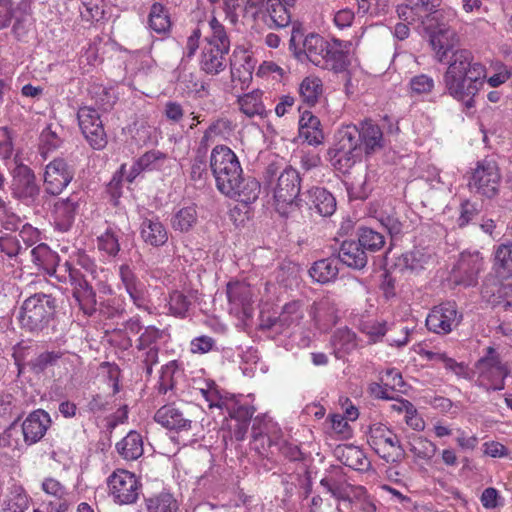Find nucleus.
Masks as SVG:
<instances>
[{
    "mask_svg": "<svg viewBox=\"0 0 512 512\" xmlns=\"http://www.w3.org/2000/svg\"><path fill=\"white\" fill-rule=\"evenodd\" d=\"M310 210L315 211L323 217L331 216L336 210V200L334 196L324 188L314 187L307 192Z\"/></svg>",
    "mask_w": 512,
    "mask_h": 512,
    "instance_id": "nucleus-28",
    "label": "nucleus"
},
{
    "mask_svg": "<svg viewBox=\"0 0 512 512\" xmlns=\"http://www.w3.org/2000/svg\"><path fill=\"white\" fill-rule=\"evenodd\" d=\"M191 302L180 291H173L169 297V310L170 312L179 317H184L188 312Z\"/></svg>",
    "mask_w": 512,
    "mask_h": 512,
    "instance_id": "nucleus-60",
    "label": "nucleus"
},
{
    "mask_svg": "<svg viewBox=\"0 0 512 512\" xmlns=\"http://www.w3.org/2000/svg\"><path fill=\"white\" fill-rule=\"evenodd\" d=\"M3 512H37L30 508L27 494L21 487H13L4 502Z\"/></svg>",
    "mask_w": 512,
    "mask_h": 512,
    "instance_id": "nucleus-41",
    "label": "nucleus"
},
{
    "mask_svg": "<svg viewBox=\"0 0 512 512\" xmlns=\"http://www.w3.org/2000/svg\"><path fill=\"white\" fill-rule=\"evenodd\" d=\"M477 374L475 385L487 392L503 390L505 379L510 371L493 347H487L486 353L474 365Z\"/></svg>",
    "mask_w": 512,
    "mask_h": 512,
    "instance_id": "nucleus-3",
    "label": "nucleus"
},
{
    "mask_svg": "<svg viewBox=\"0 0 512 512\" xmlns=\"http://www.w3.org/2000/svg\"><path fill=\"white\" fill-rule=\"evenodd\" d=\"M320 125V120L316 116L305 111L299 120V134L308 144L319 145L324 139Z\"/></svg>",
    "mask_w": 512,
    "mask_h": 512,
    "instance_id": "nucleus-35",
    "label": "nucleus"
},
{
    "mask_svg": "<svg viewBox=\"0 0 512 512\" xmlns=\"http://www.w3.org/2000/svg\"><path fill=\"white\" fill-rule=\"evenodd\" d=\"M494 269L498 276H512V243L501 244L497 247L494 257Z\"/></svg>",
    "mask_w": 512,
    "mask_h": 512,
    "instance_id": "nucleus-39",
    "label": "nucleus"
},
{
    "mask_svg": "<svg viewBox=\"0 0 512 512\" xmlns=\"http://www.w3.org/2000/svg\"><path fill=\"white\" fill-rule=\"evenodd\" d=\"M332 344L337 354L349 353L357 346L356 335L348 328L338 329L332 337Z\"/></svg>",
    "mask_w": 512,
    "mask_h": 512,
    "instance_id": "nucleus-50",
    "label": "nucleus"
},
{
    "mask_svg": "<svg viewBox=\"0 0 512 512\" xmlns=\"http://www.w3.org/2000/svg\"><path fill=\"white\" fill-rule=\"evenodd\" d=\"M210 168L217 189L224 194L231 191L232 183L243 173L236 154L227 146H215L210 156Z\"/></svg>",
    "mask_w": 512,
    "mask_h": 512,
    "instance_id": "nucleus-4",
    "label": "nucleus"
},
{
    "mask_svg": "<svg viewBox=\"0 0 512 512\" xmlns=\"http://www.w3.org/2000/svg\"><path fill=\"white\" fill-rule=\"evenodd\" d=\"M119 455L128 461L138 459L143 455V439L136 431H130L120 442L116 444Z\"/></svg>",
    "mask_w": 512,
    "mask_h": 512,
    "instance_id": "nucleus-36",
    "label": "nucleus"
},
{
    "mask_svg": "<svg viewBox=\"0 0 512 512\" xmlns=\"http://www.w3.org/2000/svg\"><path fill=\"white\" fill-rule=\"evenodd\" d=\"M63 356L60 351H44L32 358L28 362V366L35 374L43 373L48 367L57 364L58 360Z\"/></svg>",
    "mask_w": 512,
    "mask_h": 512,
    "instance_id": "nucleus-51",
    "label": "nucleus"
},
{
    "mask_svg": "<svg viewBox=\"0 0 512 512\" xmlns=\"http://www.w3.org/2000/svg\"><path fill=\"white\" fill-rule=\"evenodd\" d=\"M149 27L156 33H165L171 27L170 15L168 10L161 3H154L149 12Z\"/></svg>",
    "mask_w": 512,
    "mask_h": 512,
    "instance_id": "nucleus-42",
    "label": "nucleus"
},
{
    "mask_svg": "<svg viewBox=\"0 0 512 512\" xmlns=\"http://www.w3.org/2000/svg\"><path fill=\"white\" fill-rule=\"evenodd\" d=\"M300 190L299 172L293 167L287 166L277 177L276 185L273 188L274 199L278 205H291L298 200Z\"/></svg>",
    "mask_w": 512,
    "mask_h": 512,
    "instance_id": "nucleus-15",
    "label": "nucleus"
},
{
    "mask_svg": "<svg viewBox=\"0 0 512 512\" xmlns=\"http://www.w3.org/2000/svg\"><path fill=\"white\" fill-rule=\"evenodd\" d=\"M359 130L355 126H347L337 133V142L334 149L360 150Z\"/></svg>",
    "mask_w": 512,
    "mask_h": 512,
    "instance_id": "nucleus-49",
    "label": "nucleus"
},
{
    "mask_svg": "<svg viewBox=\"0 0 512 512\" xmlns=\"http://www.w3.org/2000/svg\"><path fill=\"white\" fill-rule=\"evenodd\" d=\"M163 337V330L147 326L136 340L135 358L148 376L152 374L153 366L158 363L159 342Z\"/></svg>",
    "mask_w": 512,
    "mask_h": 512,
    "instance_id": "nucleus-9",
    "label": "nucleus"
},
{
    "mask_svg": "<svg viewBox=\"0 0 512 512\" xmlns=\"http://www.w3.org/2000/svg\"><path fill=\"white\" fill-rule=\"evenodd\" d=\"M21 429L17 422H13L1 435L0 446L7 447L12 450H20L23 438L21 439Z\"/></svg>",
    "mask_w": 512,
    "mask_h": 512,
    "instance_id": "nucleus-55",
    "label": "nucleus"
},
{
    "mask_svg": "<svg viewBox=\"0 0 512 512\" xmlns=\"http://www.w3.org/2000/svg\"><path fill=\"white\" fill-rule=\"evenodd\" d=\"M231 191H226L225 196L244 204L255 202L260 194L261 185L252 176H244L243 173L232 183Z\"/></svg>",
    "mask_w": 512,
    "mask_h": 512,
    "instance_id": "nucleus-22",
    "label": "nucleus"
},
{
    "mask_svg": "<svg viewBox=\"0 0 512 512\" xmlns=\"http://www.w3.org/2000/svg\"><path fill=\"white\" fill-rule=\"evenodd\" d=\"M32 261L41 267L49 276H54L58 280L61 273H64L66 265H71L68 261L60 264L59 255L52 251L45 243H40L30 251Z\"/></svg>",
    "mask_w": 512,
    "mask_h": 512,
    "instance_id": "nucleus-21",
    "label": "nucleus"
},
{
    "mask_svg": "<svg viewBox=\"0 0 512 512\" xmlns=\"http://www.w3.org/2000/svg\"><path fill=\"white\" fill-rule=\"evenodd\" d=\"M462 315L458 313L454 302L442 303L435 306L426 318L429 331L437 334H447L461 322Z\"/></svg>",
    "mask_w": 512,
    "mask_h": 512,
    "instance_id": "nucleus-14",
    "label": "nucleus"
},
{
    "mask_svg": "<svg viewBox=\"0 0 512 512\" xmlns=\"http://www.w3.org/2000/svg\"><path fill=\"white\" fill-rule=\"evenodd\" d=\"M74 177V169L63 158H56L48 163L43 174L45 192L59 195Z\"/></svg>",
    "mask_w": 512,
    "mask_h": 512,
    "instance_id": "nucleus-12",
    "label": "nucleus"
},
{
    "mask_svg": "<svg viewBox=\"0 0 512 512\" xmlns=\"http://www.w3.org/2000/svg\"><path fill=\"white\" fill-rule=\"evenodd\" d=\"M142 240L153 247L163 246L168 241V231L159 219L145 218L140 226Z\"/></svg>",
    "mask_w": 512,
    "mask_h": 512,
    "instance_id": "nucleus-30",
    "label": "nucleus"
},
{
    "mask_svg": "<svg viewBox=\"0 0 512 512\" xmlns=\"http://www.w3.org/2000/svg\"><path fill=\"white\" fill-rule=\"evenodd\" d=\"M12 196L27 206L39 203L41 185L35 172L26 164L16 163L10 171Z\"/></svg>",
    "mask_w": 512,
    "mask_h": 512,
    "instance_id": "nucleus-5",
    "label": "nucleus"
},
{
    "mask_svg": "<svg viewBox=\"0 0 512 512\" xmlns=\"http://www.w3.org/2000/svg\"><path fill=\"white\" fill-rule=\"evenodd\" d=\"M96 104L104 111L113 107L116 97L111 89L102 86H94L91 90Z\"/></svg>",
    "mask_w": 512,
    "mask_h": 512,
    "instance_id": "nucleus-62",
    "label": "nucleus"
},
{
    "mask_svg": "<svg viewBox=\"0 0 512 512\" xmlns=\"http://www.w3.org/2000/svg\"><path fill=\"white\" fill-rule=\"evenodd\" d=\"M481 295L484 300L493 306H501L504 310L512 307V284H501L495 279L486 280L482 286Z\"/></svg>",
    "mask_w": 512,
    "mask_h": 512,
    "instance_id": "nucleus-26",
    "label": "nucleus"
},
{
    "mask_svg": "<svg viewBox=\"0 0 512 512\" xmlns=\"http://www.w3.org/2000/svg\"><path fill=\"white\" fill-rule=\"evenodd\" d=\"M338 457L344 465L354 470H366L370 465L363 451L355 446H345L338 449Z\"/></svg>",
    "mask_w": 512,
    "mask_h": 512,
    "instance_id": "nucleus-38",
    "label": "nucleus"
},
{
    "mask_svg": "<svg viewBox=\"0 0 512 512\" xmlns=\"http://www.w3.org/2000/svg\"><path fill=\"white\" fill-rule=\"evenodd\" d=\"M300 307L301 304L298 301L286 304L279 316V322L284 326H290L294 323H298L303 317Z\"/></svg>",
    "mask_w": 512,
    "mask_h": 512,
    "instance_id": "nucleus-63",
    "label": "nucleus"
},
{
    "mask_svg": "<svg viewBox=\"0 0 512 512\" xmlns=\"http://www.w3.org/2000/svg\"><path fill=\"white\" fill-rule=\"evenodd\" d=\"M119 276L127 294L133 303L142 308L146 305L147 289L128 265H121L119 268Z\"/></svg>",
    "mask_w": 512,
    "mask_h": 512,
    "instance_id": "nucleus-25",
    "label": "nucleus"
},
{
    "mask_svg": "<svg viewBox=\"0 0 512 512\" xmlns=\"http://www.w3.org/2000/svg\"><path fill=\"white\" fill-rule=\"evenodd\" d=\"M358 243L367 252H377L383 248L385 244L384 235L368 227L358 229Z\"/></svg>",
    "mask_w": 512,
    "mask_h": 512,
    "instance_id": "nucleus-46",
    "label": "nucleus"
},
{
    "mask_svg": "<svg viewBox=\"0 0 512 512\" xmlns=\"http://www.w3.org/2000/svg\"><path fill=\"white\" fill-rule=\"evenodd\" d=\"M278 436L271 437L267 433H257L253 429V445L254 448L263 456L273 455L276 451V447L279 446Z\"/></svg>",
    "mask_w": 512,
    "mask_h": 512,
    "instance_id": "nucleus-53",
    "label": "nucleus"
},
{
    "mask_svg": "<svg viewBox=\"0 0 512 512\" xmlns=\"http://www.w3.org/2000/svg\"><path fill=\"white\" fill-rule=\"evenodd\" d=\"M0 251L9 258L17 259L26 253V247L22 246L17 235L6 233L0 236Z\"/></svg>",
    "mask_w": 512,
    "mask_h": 512,
    "instance_id": "nucleus-54",
    "label": "nucleus"
},
{
    "mask_svg": "<svg viewBox=\"0 0 512 512\" xmlns=\"http://www.w3.org/2000/svg\"><path fill=\"white\" fill-rule=\"evenodd\" d=\"M78 208L79 197L76 194H72L66 199H59L55 202L53 217L58 230L66 232L71 228Z\"/></svg>",
    "mask_w": 512,
    "mask_h": 512,
    "instance_id": "nucleus-23",
    "label": "nucleus"
},
{
    "mask_svg": "<svg viewBox=\"0 0 512 512\" xmlns=\"http://www.w3.org/2000/svg\"><path fill=\"white\" fill-rule=\"evenodd\" d=\"M107 485L114 502L120 505L135 503L142 487L136 475L124 469L114 471L108 477Z\"/></svg>",
    "mask_w": 512,
    "mask_h": 512,
    "instance_id": "nucleus-7",
    "label": "nucleus"
},
{
    "mask_svg": "<svg viewBox=\"0 0 512 512\" xmlns=\"http://www.w3.org/2000/svg\"><path fill=\"white\" fill-rule=\"evenodd\" d=\"M337 259L350 268L360 270L367 264V251L358 241H344Z\"/></svg>",
    "mask_w": 512,
    "mask_h": 512,
    "instance_id": "nucleus-29",
    "label": "nucleus"
},
{
    "mask_svg": "<svg viewBox=\"0 0 512 512\" xmlns=\"http://www.w3.org/2000/svg\"><path fill=\"white\" fill-rule=\"evenodd\" d=\"M430 43L439 62H445L447 57L456 50L458 37L454 30L444 24H438L430 34Z\"/></svg>",
    "mask_w": 512,
    "mask_h": 512,
    "instance_id": "nucleus-19",
    "label": "nucleus"
},
{
    "mask_svg": "<svg viewBox=\"0 0 512 512\" xmlns=\"http://www.w3.org/2000/svg\"><path fill=\"white\" fill-rule=\"evenodd\" d=\"M154 419L163 427L177 431H188L192 425V421L173 405H165L158 409Z\"/></svg>",
    "mask_w": 512,
    "mask_h": 512,
    "instance_id": "nucleus-27",
    "label": "nucleus"
},
{
    "mask_svg": "<svg viewBox=\"0 0 512 512\" xmlns=\"http://www.w3.org/2000/svg\"><path fill=\"white\" fill-rule=\"evenodd\" d=\"M439 6L440 0H405L404 5L398 6L397 13L400 19L409 23L418 20L426 24V21L438 19Z\"/></svg>",
    "mask_w": 512,
    "mask_h": 512,
    "instance_id": "nucleus-16",
    "label": "nucleus"
},
{
    "mask_svg": "<svg viewBox=\"0 0 512 512\" xmlns=\"http://www.w3.org/2000/svg\"><path fill=\"white\" fill-rule=\"evenodd\" d=\"M429 358L434 361L441 362L444 368L452 372L458 378L472 380L474 370L470 369L464 362H457L455 359L448 357L445 353H429Z\"/></svg>",
    "mask_w": 512,
    "mask_h": 512,
    "instance_id": "nucleus-37",
    "label": "nucleus"
},
{
    "mask_svg": "<svg viewBox=\"0 0 512 512\" xmlns=\"http://www.w3.org/2000/svg\"><path fill=\"white\" fill-rule=\"evenodd\" d=\"M62 144V138L52 126L46 127L40 135V149L42 156L57 149Z\"/></svg>",
    "mask_w": 512,
    "mask_h": 512,
    "instance_id": "nucleus-56",
    "label": "nucleus"
},
{
    "mask_svg": "<svg viewBox=\"0 0 512 512\" xmlns=\"http://www.w3.org/2000/svg\"><path fill=\"white\" fill-rule=\"evenodd\" d=\"M323 486L331 495L337 499L348 500L350 499V491L353 490L349 485L342 484L333 478H323L320 481Z\"/></svg>",
    "mask_w": 512,
    "mask_h": 512,
    "instance_id": "nucleus-61",
    "label": "nucleus"
},
{
    "mask_svg": "<svg viewBox=\"0 0 512 512\" xmlns=\"http://www.w3.org/2000/svg\"><path fill=\"white\" fill-rule=\"evenodd\" d=\"M227 297L232 313L242 314L246 318L252 316L253 293L250 285L243 282H229L227 284Z\"/></svg>",
    "mask_w": 512,
    "mask_h": 512,
    "instance_id": "nucleus-18",
    "label": "nucleus"
},
{
    "mask_svg": "<svg viewBox=\"0 0 512 512\" xmlns=\"http://www.w3.org/2000/svg\"><path fill=\"white\" fill-rule=\"evenodd\" d=\"M240 110L248 117L263 116L265 114V106L262 102V92L254 90L238 99Z\"/></svg>",
    "mask_w": 512,
    "mask_h": 512,
    "instance_id": "nucleus-40",
    "label": "nucleus"
},
{
    "mask_svg": "<svg viewBox=\"0 0 512 512\" xmlns=\"http://www.w3.org/2000/svg\"><path fill=\"white\" fill-rule=\"evenodd\" d=\"M17 237L20 239L22 246L26 247L27 251L28 248L40 241V232L30 224H25L17 234Z\"/></svg>",
    "mask_w": 512,
    "mask_h": 512,
    "instance_id": "nucleus-64",
    "label": "nucleus"
},
{
    "mask_svg": "<svg viewBox=\"0 0 512 512\" xmlns=\"http://www.w3.org/2000/svg\"><path fill=\"white\" fill-rule=\"evenodd\" d=\"M65 267V269H62L64 273H61L58 281L69 282L72 286V296L80 309L88 316L93 315L96 312L97 306L96 293L93 287L88 283L80 270L72 265H66Z\"/></svg>",
    "mask_w": 512,
    "mask_h": 512,
    "instance_id": "nucleus-6",
    "label": "nucleus"
},
{
    "mask_svg": "<svg viewBox=\"0 0 512 512\" xmlns=\"http://www.w3.org/2000/svg\"><path fill=\"white\" fill-rule=\"evenodd\" d=\"M55 298L38 293L28 297L21 305L18 319L22 328L38 332L47 327L55 313Z\"/></svg>",
    "mask_w": 512,
    "mask_h": 512,
    "instance_id": "nucleus-2",
    "label": "nucleus"
},
{
    "mask_svg": "<svg viewBox=\"0 0 512 512\" xmlns=\"http://www.w3.org/2000/svg\"><path fill=\"white\" fill-rule=\"evenodd\" d=\"M324 61L325 63L321 64L320 68L333 70L335 72L345 70L349 64L347 54L336 47V43L334 45H328V49L326 50L324 56Z\"/></svg>",
    "mask_w": 512,
    "mask_h": 512,
    "instance_id": "nucleus-45",
    "label": "nucleus"
},
{
    "mask_svg": "<svg viewBox=\"0 0 512 512\" xmlns=\"http://www.w3.org/2000/svg\"><path fill=\"white\" fill-rule=\"evenodd\" d=\"M359 139L366 154H372L384 146L383 133L380 127L371 120H365L359 130Z\"/></svg>",
    "mask_w": 512,
    "mask_h": 512,
    "instance_id": "nucleus-32",
    "label": "nucleus"
},
{
    "mask_svg": "<svg viewBox=\"0 0 512 512\" xmlns=\"http://www.w3.org/2000/svg\"><path fill=\"white\" fill-rule=\"evenodd\" d=\"M500 180L501 175L496 162L483 160L474 169L469 187L474 193L491 199L498 194Z\"/></svg>",
    "mask_w": 512,
    "mask_h": 512,
    "instance_id": "nucleus-10",
    "label": "nucleus"
},
{
    "mask_svg": "<svg viewBox=\"0 0 512 512\" xmlns=\"http://www.w3.org/2000/svg\"><path fill=\"white\" fill-rule=\"evenodd\" d=\"M77 118L82 134L89 145L95 150L105 148L108 141L99 112L92 107H81Z\"/></svg>",
    "mask_w": 512,
    "mask_h": 512,
    "instance_id": "nucleus-11",
    "label": "nucleus"
},
{
    "mask_svg": "<svg viewBox=\"0 0 512 512\" xmlns=\"http://www.w3.org/2000/svg\"><path fill=\"white\" fill-rule=\"evenodd\" d=\"M296 36L292 33L290 39V49L295 51V55L299 60L306 58L308 61L313 63L315 66L320 67L324 64V56L328 49L329 43L325 41L321 36L316 34H310L305 37L302 43V48H297Z\"/></svg>",
    "mask_w": 512,
    "mask_h": 512,
    "instance_id": "nucleus-17",
    "label": "nucleus"
},
{
    "mask_svg": "<svg viewBox=\"0 0 512 512\" xmlns=\"http://www.w3.org/2000/svg\"><path fill=\"white\" fill-rule=\"evenodd\" d=\"M482 269L483 257L479 252H463L451 272L450 279L456 285L474 286Z\"/></svg>",
    "mask_w": 512,
    "mask_h": 512,
    "instance_id": "nucleus-13",
    "label": "nucleus"
},
{
    "mask_svg": "<svg viewBox=\"0 0 512 512\" xmlns=\"http://www.w3.org/2000/svg\"><path fill=\"white\" fill-rule=\"evenodd\" d=\"M148 512H177L178 502L171 493L161 492L146 499Z\"/></svg>",
    "mask_w": 512,
    "mask_h": 512,
    "instance_id": "nucleus-43",
    "label": "nucleus"
},
{
    "mask_svg": "<svg viewBox=\"0 0 512 512\" xmlns=\"http://www.w3.org/2000/svg\"><path fill=\"white\" fill-rule=\"evenodd\" d=\"M448 64L443 81L450 96L463 101L467 107L473 106V98L478 93L486 77L485 67L477 61L469 50L456 49L444 62Z\"/></svg>",
    "mask_w": 512,
    "mask_h": 512,
    "instance_id": "nucleus-1",
    "label": "nucleus"
},
{
    "mask_svg": "<svg viewBox=\"0 0 512 512\" xmlns=\"http://www.w3.org/2000/svg\"><path fill=\"white\" fill-rule=\"evenodd\" d=\"M166 159V154L161 151L151 150L146 152L132 165L127 175L128 182H132L142 171L161 169Z\"/></svg>",
    "mask_w": 512,
    "mask_h": 512,
    "instance_id": "nucleus-33",
    "label": "nucleus"
},
{
    "mask_svg": "<svg viewBox=\"0 0 512 512\" xmlns=\"http://www.w3.org/2000/svg\"><path fill=\"white\" fill-rule=\"evenodd\" d=\"M338 262V259L333 257L318 260L309 269V275L320 284L334 281L339 273Z\"/></svg>",
    "mask_w": 512,
    "mask_h": 512,
    "instance_id": "nucleus-34",
    "label": "nucleus"
},
{
    "mask_svg": "<svg viewBox=\"0 0 512 512\" xmlns=\"http://www.w3.org/2000/svg\"><path fill=\"white\" fill-rule=\"evenodd\" d=\"M322 81L315 76H309L303 79L299 87V93L303 101L310 106L317 103L322 94Z\"/></svg>",
    "mask_w": 512,
    "mask_h": 512,
    "instance_id": "nucleus-47",
    "label": "nucleus"
},
{
    "mask_svg": "<svg viewBox=\"0 0 512 512\" xmlns=\"http://www.w3.org/2000/svg\"><path fill=\"white\" fill-rule=\"evenodd\" d=\"M98 249L104 251L110 256H116L120 251L119 239L112 229H107L105 233L97 238Z\"/></svg>",
    "mask_w": 512,
    "mask_h": 512,
    "instance_id": "nucleus-58",
    "label": "nucleus"
},
{
    "mask_svg": "<svg viewBox=\"0 0 512 512\" xmlns=\"http://www.w3.org/2000/svg\"><path fill=\"white\" fill-rule=\"evenodd\" d=\"M368 444L387 462H397L405 454L397 435L382 424L370 427Z\"/></svg>",
    "mask_w": 512,
    "mask_h": 512,
    "instance_id": "nucleus-8",
    "label": "nucleus"
},
{
    "mask_svg": "<svg viewBox=\"0 0 512 512\" xmlns=\"http://www.w3.org/2000/svg\"><path fill=\"white\" fill-rule=\"evenodd\" d=\"M229 50L206 45L202 52L201 68L208 74H218L227 66Z\"/></svg>",
    "mask_w": 512,
    "mask_h": 512,
    "instance_id": "nucleus-31",
    "label": "nucleus"
},
{
    "mask_svg": "<svg viewBox=\"0 0 512 512\" xmlns=\"http://www.w3.org/2000/svg\"><path fill=\"white\" fill-rule=\"evenodd\" d=\"M329 155L331 156V160L335 167L339 170H346L356 163L360 156V150L347 151L346 149L331 148L329 150Z\"/></svg>",
    "mask_w": 512,
    "mask_h": 512,
    "instance_id": "nucleus-52",
    "label": "nucleus"
},
{
    "mask_svg": "<svg viewBox=\"0 0 512 512\" xmlns=\"http://www.w3.org/2000/svg\"><path fill=\"white\" fill-rule=\"evenodd\" d=\"M411 452L418 458L429 460L437 451L436 445L424 437H416L410 443Z\"/></svg>",
    "mask_w": 512,
    "mask_h": 512,
    "instance_id": "nucleus-57",
    "label": "nucleus"
},
{
    "mask_svg": "<svg viewBox=\"0 0 512 512\" xmlns=\"http://www.w3.org/2000/svg\"><path fill=\"white\" fill-rule=\"evenodd\" d=\"M197 211L194 206H188L178 210L171 220L172 228L179 232H188L197 223Z\"/></svg>",
    "mask_w": 512,
    "mask_h": 512,
    "instance_id": "nucleus-44",
    "label": "nucleus"
},
{
    "mask_svg": "<svg viewBox=\"0 0 512 512\" xmlns=\"http://www.w3.org/2000/svg\"><path fill=\"white\" fill-rule=\"evenodd\" d=\"M50 424V416L44 410H36L28 415L20 425L23 443L32 445L45 435Z\"/></svg>",
    "mask_w": 512,
    "mask_h": 512,
    "instance_id": "nucleus-20",
    "label": "nucleus"
},
{
    "mask_svg": "<svg viewBox=\"0 0 512 512\" xmlns=\"http://www.w3.org/2000/svg\"><path fill=\"white\" fill-rule=\"evenodd\" d=\"M209 28L211 34L205 38L207 45L229 50L230 39L224 25L216 17H212L209 21Z\"/></svg>",
    "mask_w": 512,
    "mask_h": 512,
    "instance_id": "nucleus-48",
    "label": "nucleus"
},
{
    "mask_svg": "<svg viewBox=\"0 0 512 512\" xmlns=\"http://www.w3.org/2000/svg\"><path fill=\"white\" fill-rule=\"evenodd\" d=\"M288 6H293V4H286L282 0H267L265 10L258 20L269 28H284L291 21Z\"/></svg>",
    "mask_w": 512,
    "mask_h": 512,
    "instance_id": "nucleus-24",
    "label": "nucleus"
},
{
    "mask_svg": "<svg viewBox=\"0 0 512 512\" xmlns=\"http://www.w3.org/2000/svg\"><path fill=\"white\" fill-rule=\"evenodd\" d=\"M431 256L420 249L407 252L403 255V263L407 269L420 270L429 263Z\"/></svg>",
    "mask_w": 512,
    "mask_h": 512,
    "instance_id": "nucleus-59",
    "label": "nucleus"
}]
</instances>
